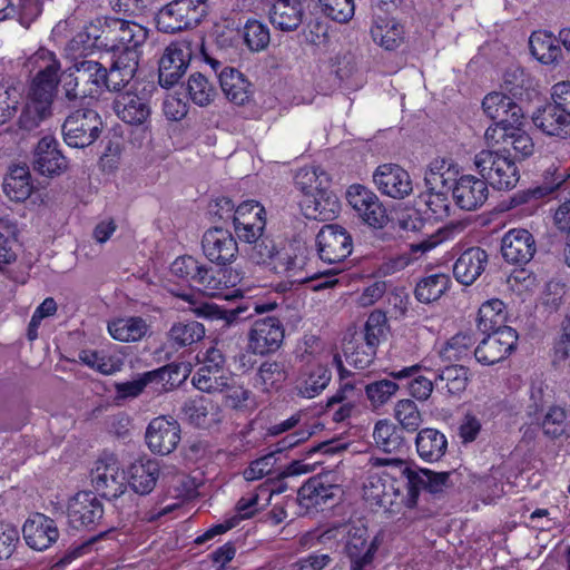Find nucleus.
Listing matches in <instances>:
<instances>
[{
    "label": "nucleus",
    "mask_w": 570,
    "mask_h": 570,
    "mask_svg": "<svg viewBox=\"0 0 570 570\" xmlns=\"http://www.w3.org/2000/svg\"><path fill=\"white\" fill-rule=\"evenodd\" d=\"M469 371L464 366H448L440 374L428 370L426 374L422 373L419 365L405 367L391 375L393 380L384 379L371 383L357 382L354 377H350L344 370L340 371L341 386L337 392H351L364 390L372 392H396L399 390H409V392H463L468 386Z\"/></svg>",
    "instance_id": "1"
},
{
    "label": "nucleus",
    "mask_w": 570,
    "mask_h": 570,
    "mask_svg": "<svg viewBox=\"0 0 570 570\" xmlns=\"http://www.w3.org/2000/svg\"><path fill=\"white\" fill-rule=\"evenodd\" d=\"M373 471L363 485V498L371 505L383 509L385 512L395 513L394 491L384 492L385 482L401 481L403 473L407 472V462L396 458L371 459Z\"/></svg>",
    "instance_id": "2"
},
{
    "label": "nucleus",
    "mask_w": 570,
    "mask_h": 570,
    "mask_svg": "<svg viewBox=\"0 0 570 570\" xmlns=\"http://www.w3.org/2000/svg\"><path fill=\"white\" fill-rule=\"evenodd\" d=\"M474 166L485 181L495 189H512L520 179L512 155H507L498 148L478 153L474 157Z\"/></svg>",
    "instance_id": "3"
},
{
    "label": "nucleus",
    "mask_w": 570,
    "mask_h": 570,
    "mask_svg": "<svg viewBox=\"0 0 570 570\" xmlns=\"http://www.w3.org/2000/svg\"><path fill=\"white\" fill-rule=\"evenodd\" d=\"M207 0H173L159 9L157 28L161 32L175 33L198 24L207 12Z\"/></svg>",
    "instance_id": "4"
},
{
    "label": "nucleus",
    "mask_w": 570,
    "mask_h": 570,
    "mask_svg": "<svg viewBox=\"0 0 570 570\" xmlns=\"http://www.w3.org/2000/svg\"><path fill=\"white\" fill-rule=\"evenodd\" d=\"M153 88L150 83L135 82L128 90L119 92L112 102L117 117L128 125L144 126L151 115Z\"/></svg>",
    "instance_id": "5"
},
{
    "label": "nucleus",
    "mask_w": 570,
    "mask_h": 570,
    "mask_svg": "<svg viewBox=\"0 0 570 570\" xmlns=\"http://www.w3.org/2000/svg\"><path fill=\"white\" fill-rule=\"evenodd\" d=\"M148 36L149 30L146 27L135 21L114 18L106 21V27L97 39L111 52L124 49L142 51Z\"/></svg>",
    "instance_id": "6"
},
{
    "label": "nucleus",
    "mask_w": 570,
    "mask_h": 570,
    "mask_svg": "<svg viewBox=\"0 0 570 570\" xmlns=\"http://www.w3.org/2000/svg\"><path fill=\"white\" fill-rule=\"evenodd\" d=\"M102 129L99 114L90 108L71 112L62 124L65 142L73 148H85L94 144Z\"/></svg>",
    "instance_id": "7"
},
{
    "label": "nucleus",
    "mask_w": 570,
    "mask_h": 570,
    "mask_svg": "<svg viewBox=\"0 0 570 570\" xmlns=\"http://www.w3.org/2000/svg\"><path fill=\"white\" fill-rule=\"evenodd\" d=\"M519 124H511L507 127L490 126L484 138L490 148H498L500 151L511 155L513 158H527L534 151V142L530 135L520 128Z\"/></svg>",
    "instance_id": "8"
},
{
    "label": "nucleus",
    "mask_w": 570,
    "mask_h": 570,
    "mask_svg": "<svg viewBox=\"0 0 570 570\" xmlns=\"http://www.w3.org/2000/svg\"><path fill=\"white\" fill-rule=\"evenodd\" d=\"M187 366L169 364L135 376L125 384V392H142L146 389L155 392H171L179 387L187 376Z\"/></svg>",
    "instance_id": "9"
},
{
    "label": "nucleus",
    "mask_w": 570,
    "mask_h": 570,
    "mask_svg": "<svg viewBox=\"0 0 570 570\" xmlns=\"http://www.w3.org/2000/svg\"><path fill=\"white\" fill-rule=\"evenodd\" d=\"M91 483L100 495L116 499L124 494L127 483L119 461L114 454L99 458L91 470Z\"/></svg>",
    "instance_id": "10"
},
{
    "label": "nucleus",
    "mask_w": 570,
    "mask_h": 570,
    "mask_svg": "<svg viewBox=\"0 0 570 570\" xmlns=\"http://www.w3.org/2000/svg\"><path fill=\"white\" fill-rule=\"evenodd\" d=\"M307 266V249L298 243H288L277 248L271 269L284 275L292 283H306L315 279L316 274L305 271Z\"/></svg>",
    "instance_id": "11"
},
{
    "label": "nucleus",
    "mask_w": 570,
    "mask_h": 570,
    "mask_svg": "<svg viewBox=\"0 0 570 570\" xmlns=\"http://www.w3.org/2000/svg\"><path fill=\"white\" fill-rule=\"evenodd\" d=\"M346 198L358 217L373 228H383L389 216L379 197L371 189L362 185H352L347 189Z\"/></svg>",
    "instance_id": "12"
},
{
    "label": "nucleus",
    "mask_w": 570,
    "mask_h": 570,
    "mask_svg": "<svg viewBox=\"0 0 570 570\" xmlns=\"http://www.w3.org/2000/svg\"><path fill=\"white\" fill-rule=\"evenodd\" d=\"M316 247L320 258L328 264L343 262L352 253V238L338 225H325L316 235Z\"/></svg>",
    "instance_id": "13"
},
{
    "label": "nucleus",
    "mask_w": 570,
    "mask_h": 570,
    "mask_svg": "<svg viewBox=\"0 0 570 570\" xmlns=\"http://www.w3.org/2000/svg\"><path fill=\"white\" fill-rule=\"evenodd\" d=\"M377 548V540L368 534L365 527H352L345 543L351 570H373Z\"/></svg>",
    "instance_id": "14"
},
{
    "label": "nucleus",
    "mask_w": 570,
    "mask_h": 570,
    "mask_svg": "<svg viewBox=\"0 0 570 570\" xmlns=\"http://www.w3.org/2000/svg\"><path fill=\"white\" fill-rule=\"evenodd\" d=\"M488 336L474 350L476 361L483 365H492L504 360L515 347L518 334L512 327H503Z\"/></svg>",
    "instance_id": "15"
},
{
    "label": "nucleus",
    "mask_w": 570,
    "mask_h": 570,
    "mask_svg": "<svg viewBox=\"0 0 570 570\" xmlns=\"http://www.w3.org/2000/svg\"><path fill=\"white\" fill-rule=\"evenodd\" d=\"M145 438L153 453L167 455L180 441L179 423L171 417L157 416L149 422Z\"/></svg>",
    "instance_id": "16"
},
{
    "label": "nucleus",
    "mask_w": 570,
    "mask_h": 570,
    "mask_svg": "<svg viewBox=\"0 0 570 570\" xmlns=\"http://www.w3.org/2000/svg\"><path fill=\"white\" fill-rule=\"evenodd\" d=\"M284 338V328L276 317L255 321L248 333V350L254 354L265 355L279 348Z\"/></svg>",
    "instance_id": "17"
},
{
    "label": "nucleus",
    "mask_w": 570,
    "mask_h": 570,
    "mask_svg": "<svg viewBox=\"0 0 570 570\" xmlns=\"http://www.w3.org/2000/svg\"><path fill=\"white\" fill-rule=\"evenodd\" d=\"M31 63L37 69L29 90L45 94L55 98L59 83L60 61L47 49H39L32 57Z\"/></svg>",
    "instance_id": "18"
},
{
    "label": "nucleus",
    "mask_w": 570,
    "mask_h": 570,
    "mask_svg": "<svg viewBox=\"0 0 570 570\" xmlns=\"http://www.w3.org/2000/svg\"><path fill=\"white\" fill-rule=\"evenodd\" d=\"M373 181L382 194L394 199H403L413 191L410 174L396 164L380 165L373 174Z\"/></svg>",
    "instance_id": "19"
},
{
    "label": "nucleus",
    "mask_w": 570,
    "mask_h": 570,
    "mask_svg": "<svg viewBox=\"0 0 570 570\" xmlns=\"http://www.w3.org/2000/svg\"><path fill=\"white\" fill-rule=\"evenodd\" d=\"M191 51L183 42L169 45L159 60L158 79L161 87L170 88L176 85L185 73Z\"/></svg>",
    "instance_id": "20"
},
{
    "label": "nucleus",
    "mask_w": 570,
    "mask_h": 570,
    "mask_svg": "<svg viewBox=\"0 0 570 570\" xmlns=\"http://www.w3.org/2000/svg\"><path fill=\"white\" fill-rule=\"evenodd\" d=\"M272 493L273 491H271L267 487L262 485L257 489V491L242 497L236 507L238 512L237 515L226 521L225 523L215 525L213 529L208 530L202 537H199L196 541L200 543L209 540L214 535L224 533L236 527L239 520L253 517L261 508L269 502Z\"/></svg>",
    "instance_id": "21"
},
{
    "label": "nucleus",
    "mask_w": 570,
    "mask_h": 570,
    "mask_svg": "<svg viewBox=\"0 0 570 570\" xmlns=\"http://www.w3.org/2000/svg\"><path fill=\"white\" fill-rule=\"evenodd\" d=\"M202 246L205 256L218 265L232 263L238 253L237 242L232 233L220 227L205 232Z\"/></svg>",
    "instance_id": "22"
},
{
    "label": "nucleus",
    "mask_w": 570,
    "mask_h": 570,
    "mask_svg": "<svg viewBox=\"0 0 570 570\" xmlns=\"http://www.w3.org/2000/svg\"><path fill=\"white\" fill-rule=\"evenodd\" d=\"M335 481V474L332 472L313 476L301 487L298 497L307 508L333 504L342 494V489Z\"/></svg>",
    "instance_id": "23"
},
{
    "label": "nucleus",
    "mask_w": 570,
    "mask_h": 570,
    "mask_svg": "<svg viewBox=\"0 0 570 570\" xmlns=\"http://www.w3.org/2000/svg\"><path fill=\"white\" fill-rule=\"evenodd\" d=\"M22 534L31 549L43 551L58 540L59 530L51 518L43 513H33L24 521Z\"/></svg>",
    "instance_id": "24"
},
{
    "label": "nucleus",
    "mask_w": 570,
    "mask_h": 570,
    "mask_svg": "<svg viewBox=\"0 0 570 570\" xmlns=\"http://www.w3.org/2000/svg\"><path fill=\"white\" fill-rule=\"evenodd\" d=\"M102 505L92 492H78L68 503V521L75 529L88 528L101 519Z\"/></svg>",
    "instance_id": "25"
},
{
    "label": "nucleus",
    "mask_w": 570,
    "mask_h": 570,
    "mask_svg": "<svg viewBox=\"0 0 570 570\" xmlns=\"http://www.w3.org/2000/svg\"><path fill=\"white\" fill-rule=\"evenodd\" d=\"M33 169L48 177L61 175L68 167L66 157L59 149L57 139L52 136L42 137L33 154Z\"/></svg>",
    "instance_id": "26"
},
{
    "label": "nucleus",
    "mask_w": 570,
    "mask_h": 570,
    "mask_svg": "<svg viewBox=\"0 0 570 570\" xmlns=\"http://www.w3.org/2000/svg\"><path fill=\"white\" fill-rule=\"evenodd\" d=\"M452 195L455 204L464 210H476L489 197L485 179L473 175H463L454 184Z\"/></svg>",
    "instance_id": "27"
},
{
    "label": "nucleus",
    "mask_w": 570,
    "mask_h": 570,
    "mask_svg": "<svg viewBox=\"0 0 570 570\" xmlns=\"http://www.w3.org/2000/svg\"><path fill=\"white\" fill-rule=\"evenodd\" d=\"M501 252L507 262L523 265L534 256L537 252L535 240L529 230L513 228L502 237Z\"/></svg>",
    "instance_id": "28"
},
{
    "label": "nucleus",
    "mask_w": 570,
    "mask_h": 570,
    "mask_svg": "<svg viewBox=\"0 0 570 570\" xmlns=\"http://www.w3.org/2000/svg\"><path fill=\"white\" fill-rule=\"evenodd\" d=\"M73 75L80 86L82 98L96 99L106 86L109 89L107 69L94 60H82L72 66Z\"/></svg>",
    "instance_id": "29"
},
{
    "label": "nucleus",
    "mask_w": 570,
    "mask_h": 570,
    "mask_svg": "<svg viewBox=\"0 0 570 570\" xmlns=\"http://www.w3.org/2000/svg\"><path fill=\"white\" fill-rule=\"evenodd\" d=\"M127 483L140 495L149 494L160 476V463L149 458H140L132 462L127 470Z\"/></svg>",
    "instance_id": "30"
},
{
    "label": "nucleus",
    "mask_w": 570,
    "mask_h": 570,
    "mask_svg": "<svg viewBox=\"0 0 570 570\" xmlns=\"http://www.w3.org/2000/svg\"><path fill=\"white\" fill-rule=\"evenodd\" d=\"M53 98L41 92L29 90L26 104L18 119L19 129L30 132L52 114Z\"/></svg>",
    "instance_id": "31"
},
{
    "label": "nucleus",
    "mask_w": 570,
    "mask_h": 570,
    "mask_svg": "<svg viewBox=\"0 0 570 570\" xmlns=\"http://www.w3.org/2000/svg\"><path fill=\"white\" fill-rule=\"evenodd\" d=\"M484 112L495 121L493 126L507 127L519 124L523 118L522 109L512 98L501 94L491 92L482 101Z\"/></svg>",
    "instance_id": "32"
},
{
    "label": "nucleus",
    "mask_w": 570,
    "mask_h": 570,
    "mask_svg": "<svg viewBox=\"0 0 570 570\" xmlns=\"http://www.w3.org/2000/svg\"><path fill=\"white\" fill-rule=\"evenodd\" d=\"M141 53L142 51L128 49L114 52L112 63L107 71L110 90H120L135 77Z\"/></svg>",
    "instance_id": "33"
},
{
    "label": "nucleus",
    "mask_w": 570,
    "mask_h": 570,
    "mask_svg": "<svg viewBox=\"0 0 570 570\" xmlns=\"http://www.w3.org/2000/svg\"><path fill=\"white\" fill-rule=\"evenodd\" d=\"M185 415L196 428L210 430L222 421V410L215 401L205 395H197L184 407Z\"/></svg>",
    "instance_id": "34"
},
{
    "label": "nucleus",
    "mask_w": 570,
    "mask_h": 570,
    "mask_svg": "<svg viewBox=\"0 0 570 570\" xmlns=\"http://www.w3.org/2000/svg\"><path fill=\"white\" fill-rule=\"evenodd\" d=\"M488 264V254L480 247L464 250L453 266V274L463 285L473 284L484 272Z\"/></svg>",
    "instance_id": "35"
},
{
    "label": "nucleus",
    "mask_w": 570,
    "mask_h": 570,
    "mask_svg": "<svg viewBox=\"0 0 570 570\" xmlns=\"http://www.w3.org/2000/svg\"><path fill=\"white\" fill-rule=\"evenodd\" d=\"M304 0H274L269 10L271 23L282 31L296 30L304 17Z\"/></svg>",
    "instance_id": "36"
},
{
    "label": "nucleus",
    "mask_w": 570,
    "mask_h": 570,
    "mask_svg": "<svg viewBox=\"0 0 570 570\" xmlns=\"http://www.w3.org/2000/svg\"><path fill=\"white\" fill-rule=\"evenodd\" d=\"M219 83L226 98L236 104L245 105L252 97V85L242 72L234 68H224L219 75Z\"/></svg>",
    "instance_id": "37"
},
{
    "label": "nucleus",
    "mask_w": 570,
    "mask_h": 570,
    "mask_svg": "<svg viewBox=\"0 0 570 570\" xmlns=\"http://www.w3.org/2000/svg\"><path fill=\"white\" fill-rule=\"evenodd\" d=\"M416 452L426 462L439 461L446 452L448 440L435 429L421 430L415 439Z\"/></svg>",
    "instance_id": "38"
},
{
    "label": "nucleus",
    "mask_w": 570,
    "mask_h": 570,
    "mask_svg": "<svg viewBox=\"0 0 570 570\" xmlns=\"http://www.w3.org/2000/svg\"><path fill=\"white\" fill-rule=\"evenodd\" d=\"M450 473L440 472L434 473L430 470H412L410 468V481L412 494L414 495V507L417 504L419 495L422 490H426L431 493L442 492L449 487Z\"/></svg>",
    "instance_id": "39"
},
{
    "label": "nucleus",
    "mask_w": 570,
    "mask_h": 570,
    "mask_svg": "<svg viewBox=\"0 0 570 570\" xmlns=\"http://www.w3.org/2000/svg\"><path fill=\"white\" fill-rule=\"evenodd\" d=\"M530 50L543 65H557L562 60V51L558 40L546 31H535L531 35Z\"/></svg>",
    "instance_id": "40"
},
{
    "label": "nucleus",
    "mask_w": 570,
    "mask_h": 570,
    "mask_svg": "<svg viewBox=\"0 0 570 570\" xmlns=\"http://www.w3.org/2000/svg\"><path fill=\"white\" fill-rule=\"evenodd\" d=\"M148 324L138 316L116 318L108 323L110 336L119 342H138L148 332Z\"/></svg>",
    "instance_id": "41"
},
{
    "label": "nucleus",
    "mask_w": 570,
    "mask_h": 570,
    "mask_svg": "<svg viewBox=\"0 0 570 570\" xmlns=\"http://www.w3.org/2000/svg\"><path fill=\"white\" fill-rule=\"evenodd\" d=\"M4 194L14 202L26 200L32 193L31 175L27 166H13L3 180Z\"/></svg>",
    "instance_id": "42"
},
{
    "label": "nucleus",
    "mask_w": 570,
    "mask_h": 570,
    "mask_svg": "<svg viewBox=\"0 0 570 570\" xmlns=\"http://www.w3.org/2000/svg\"><path fill=\"white\" fill-rule=\"evenodd\" d=\"M507 320L505 305L501 299L492 298L483 303L478 313L476 326L482 333H494L503 327Z\"/></svg>",
    "instance_id": "43"
},
{
    "label": "nucleus",
    "mask_w": 570,
    "mask_h": 570,
    "mask_svg": "<svg viewBox=\"0 0 570 570\" xmlns=\"http://www.w3.org/2000/svg\"><path fill=\"white\" fill-rule=\"evenodd\" d=\"M451 279L446 274H432L420 279L415 286V298L430 304L441 298L450 288Z\"/></svg>",
    "instance_id": "44"
},
{
    "label": "nucleus",
    "mask_w": 570,
    "mask_h": 570,
    "mask_svg": "<svg viewBox=\"0 0 570 570\" xmlns=\"http://www.w3.org/2000/svg\"><path fill=\"white\" fill-rule=\"evenodd\" d=\"M533 124L543 132L558 136L569 124L567 115L556 104H550L539 109L532 117Z\"/></svg>",
    "instance_id": "45"
},
{
    "label": "nucleus",
    "mask_w": 570,
    "mask_h": 570,
    "mask_svg": "<svg viewBox=\"0 0 570 570\" xmlns=\"http://www.w3.org/2000/svg\"><path fill=\"white\" fill-rule=\"evenodd\" d=\"M373 439L376 446L386 453L397 452L404 445L402 430L387 420L375 424Z\"/></svg>",
    "instance_id": "46"
},
{
    "label": "nucleus",
    "mask_w": 570,
    "mask_h": 570,
    "mask_svg": "<svg viewBox=\"0 0 570 570\" xmlns=\"http://www.w3.org/2000/svg\"><path fill=\"white\" fill-rule=\"evenodd\" d=\"M449 190L450 185L425 186V190L420 194V202L435 219H443L450 215Z\"/></svg>",
    "instance_id": "47"
},
{
    "label": "nucleus",
    "mask_w": 570,
    "mask_h": 570,
    "mask_svg": "<svg viewBox=\"0 0 570 570\" xmlns=\"http://www.w3.org/2000/svg\"><path fill=\"white\" fill-rule=\"evenodd\" d=\"M79 360L97 372L110 375L119 372L124 365V358L118 354L83 350L79 353Z\"/></svg>",
    "instance_id": "48"
},
{
    "label": "nucleus",
    "mask_w": 570,
    "mask_h": 570,
    "mask_svg": "<svg viewBox=\"0 0 570 570\" xmlns=\"http://www.w3.org/2000/svg\"><path fill=\"white\" fill-rule=\"evenodd\" d=\"M205 336V327L196 321L175 323L168 334V341L176 347L190 346Z\"/></svg>",
    "instance_id": "49"
},
{
    "label": "nucleus",
    "mask_w": 570,
    "mask_h": 570,
    "mask_svg": "<svg viewBox=\"0 0 570 570\" xmlns=\"http://www.w3.org/2000/svg\"><path fill=\"white\" fill-rule=\"evenodd\" d=\"M328 176L318 167H306L297 171L296 186L306 195H321L326 189Z\"/></svg>",
    "instance_id": "50"
},
{
    "label": "nucleus",
    "mask_w": 570,
    "mask_h": 570,
    "mask_svg": "<svg viewBox=\"0 0 570 570\" xmlns=\"http://www.w3.org/2000/svg\"><path fill=\"white\" fill-rule=\"evenodd\" d=\"M345 360L350 365L356 368H365L372 362L376 353V347L354 336L350 342L344 345Z\"/></svg>",
    "instance_id": "51"
},
{
    "label": "nucleus",
    "mask_w": 570,
    "mask_h": 570,
    "mask_svg": "<svg viewBox=\"0 0 570 570\" xmlns=\"http://www.w3.org/2000/svg\"><path fill=\"white\" fill-rule=\"evenodd\" d=\"M403 28L394 20L376 22L371 35L373 40L386 50L397 48L403 40Z\"/></svg>",
    "instance_id": "52"
},
{
    "label": "nucleus",
    "mask_w": 570,
    "mask_h": 570,
    "mask_svg": "<svg viewBox=\"0 0 570 570\" xmlns=\"http://www.w3.org/2000/svg\"><path fill=\"white\" fill-rule=\"evenodd\" d=\"M541 428L543 434L552 440L563 436L569 428L566 410L559 405L550 406L542 419Z\"/></svg>",
    "instance_id": "53"
},
{
    "label": "nucleus",
    "mask_w": 570,
    "mask_h": 570,
    "mask_svg": "<svg viewBox=\"0 0 570 570\" xmlns=\"http://www.w3.org/2000/svg\"><path fill=\"white\" fill-rule=\"evenodd\" d=\"M332 380L331 371L323 365L308 366L299 379L301 392H320L325 390Z\"/></svg>",
    "instance_id": "54"
},
{
    "label": "nucleus",
    "mask_w": 570,
    "mask_h": 570,
    "mask_svg": "<svg viewBox=\"0 0 570 570\" xmlns=\"http://www.w3.org/2000/svg\"><path fill=\"white\" fill-rule=\"evenodd\" d=\"M39 12L36 0H9L6 8L0 10V21L17 18L27 26Z\"/></svg>",
    "instance_id": "55"
},
{
    "label": "nucleus",
    "mask_w": 570,
    "mask_h": 570,
    "mask_svg": "<svg viewBox=\"0 0 570 570\" xmlns=\"http://www.w3.org/2000/svg\"><path fill=\"white\" fill-rule=\"evenodd\" d=\"M243 39L249 50H264L269 43V29L258 20H248L243 28Z\"/></svg>",
    "instance_id": "56"
},
{
    "label": "nucleus",
    "mask_w": 570,
    "mask_h": 570,
    "mask_svg": "<svg viewBox=\"0 0 570 570\" xmlns=\"http://www.w3.org/2000/svg\"><path fill=\"white\" fill-rule=\"evenodd\" d=\"M409 481L410 465L407 464V472L403 473V478L401 479V481L385 482L384 492H386V494H390L391 491H394V494L396 495L395 513L401 512L403 508H414V495L411 492V487H409Z\"/></svg>",
    "instance_id": "57"
},
{
    "label": "nucleus",
    "mask_w": 570,
    "mask_h": 570,
    "mask_svg": "<svg viewBox=\"0 0 570 570\" xmlns=\"http://www.w3.org/2000/svg\"><path fill=\"white\" fill-rule=\"evenodd\" d=\"M387 330V318L381 311L372 312L364 325V332L357 337L377 347Z\"/></svg>",
    "instance_id": "58"
},
{
    "label": "nucleus",
    "mask_w": 570,
    "mask_h": 570,
    "mask_svg": "<svg viewBox=\"0 0 570 570\" xmlns=\"http://www.w3.org/2000/svg\"><path fill=\"white\" fill-rule=\"evenodd\" d=\"M187 90L190 99L199 106H207L215 96L213 86L202 73H194L189 77Z\"/></svg>",
    "instance_id": "59"
},
{
    "label": "nucleus",
    "mask_w": 570,
    "mask_h": 570,
    "mask_svg": "<svg viewBox=\"0 0 570 570\" xmlns=\"http://www.w3.org/2000/svg\"><path fill=\"white\" fill-rule=\"evenodd\" d=\"M451 161L444 158L432 160L425 171V186L449 185V183L453 180L454 175L451 170Z\"/></svg>",
    "instance_id": "60"
},
{
    "label": "nucleus",
    "mask_w": 570,
    "mask_h": 570,
    "mask_svg": "<svg viewBox=\"0 0 570 570\" xmlns=\"http://www.w3.org/2000/svg\"><path fill=\"white\" fill-rule=\"evenodd\" d=\"M473 343L469 334L459 333L446 341L441 350V356L449 362L459 361L469 354Z\"/></svg>",
    "instance_id": "61"
},
{
    "label": "nucleus",
    "mask_w": 570,
    "mask_h": 570,
    "mask_svg": "<svg viewBox=\"0 0 570 570\" xmlns=\"http://www.w3.org/2000/svg\"><path fill=\"white\" fill-rule=\"evenodd\" d=\"M395 419L403 429L414 432L422 423L421 413L412 400H401L395 405Z\"/></svg>",
    "instance_id": "62"
},
{
    "label": "nucleus",
    "mask_w": 570,
    "mask_h": 570,
    "mask_svg": "<svg viewBox=\"0 0 570 570\" xmlns=\"http://www.w3.org/2000/svg\"><path fill=\"white\" fill-rule=\"evenodd\" d=\"M323 13L332 20L345 23L350 21L355 11L353 0H318Z\"/></svg>",
    "instance_id": "63"
},
{
    "label": "nucleus",
    "mask_w": 570,
    "mask_h": 570,
    "mask_svg": "<svg viewBox=\"0 0 570 570\" xmlns=\"http://www.w3.org/2000/svg\"><path fill=\"white\" fill-rule=\"evenodd\" d=\"M553 220L557 228L567 236L564 258L570 267V197L566 198L556 209Z\"/></svg>",
    "instance_id": "64"
}]
</instances>
